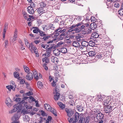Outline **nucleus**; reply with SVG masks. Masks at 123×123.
<instances>
[{"instance_id": "obj_1", "label": "nucleus", "mask_w": 123, "mask_h": 123, "mask_svg": "<svg viewBox=\"0 0 123 123\" xmlns=\"http://www.w3.org/2000/svg\"><path fill=\"white\" fill-rule=\"evenodd\" d=\"M25 43L26 46L29 49L31 53H35L37 55L36 56L38 57V55L37 54L38 50L36 47L32 43H29L27 40L25 41Z\"/></svg>"}, {"instance_id": "obj_2", "label": "nucleus", "mask_w": 123, "mask_h": 123, "mask_svg": "<svg viewBox=\"0 0 123 123\" xmlns=\"http://www.w3.org/2000/svg\"><path fill=\"white\" fill-rule=\"evenodd\" d=\"M114 109L113 107L111 106L110 105L108 106H104V111L105 113H106L109 114L111 113Z\"/></svg>"}, {"instance_id": "obj_3", "label": "nucleus", "mask_w": 123, "mask_h": 123, "mask_svg": "<svg viewBox=\"0 0 123 123\" xmlns=\"http://www.w3.org/2000/svg\"><path fill=\"white\" fill-rule=\"evenodd\" d=\"M66 31V29H64L62 30L61 28L59 27L58 29L56 30L54 33L55 35L58 36L60 34L65 32Z\"/></svg>"}, {"instance_id": "obj_4", "label": "nucleus", "mask_w": 123, "mask_h": 123, "mask_svg": "<svg viewBox=\"0 0 123 123\" xmlns=\"http://www.w3.org/2000/svg\"><path fill=\"white\" fill-rule=\"evenodd\" d=\"M110 100L111 99L108 97L105 98L102 102L103 105L105 106H108L110 103Z\"/></svg>"}, {"instance_id": "obj_5", "label": "nucleus", "mask_w": 123, "mask_h": 123, "mask_svg": "<svg viewBox=\"0 0 123 123\" xmlns=\"http://www.w3.org/2000/svg\"><path fill=\"white\" fill-rule=\"evenodd\" d=\"M79 113L78 112L75 113L72 118L73 121L76 122L79 119Z\"/></svg>"}, {"instance_id": "obj_6", "label": "nucleus", "mask_w": 123, "mask_h": 123, "mask_svg": "<svg viewBox=\"0 0 123 123\" xmlns=\"http://www.w3.org/2000/svg\"><path fill=\"white\" fill-rule=\"evenodd\" d=\"M101 22L99 19H97L95 22L93 24L94 27L95 28L99 27L101 25Z\"/></svg>"}, {"instance_id": "obj_7", "label": "nucleus", "mask_w": 123, "mask_h": 123, "mask_svg": "<svg viewBox=\"0 0 123 123\" xmlns=\"http://www.w3.org/2000/svg\"><path fill=\"white\" fill-rule=\"evenodd\" d=\"M96 116L97 120L100 121L103 119L104 116L102 113L99 112L96 114Z\"/></svg>"}, {"instance_id": "obj_8", "label": "nucleus", "mask_w": 123, "mask_h": 123, "mask_svg": "<svg viewBox=\"0 0 123 123\" xmlns=\"http://www.w3.org/2000/svg\"><path fill=\"white\" fill-rule=\"evenodd\" d=\"M81 24L80 23H78L77 24L75 25H72L69 28V30L68 31V32H72L74 31V29H73L74 28H75L76 26L78 27Z\"/></svg>"}, {"instance_id": "obj_9", "label": "nucleus", "mask_w": 123, "mask_h": 123, "mask_svg": "<svg viewBox=\"0 0 123 123\" xmlns=\"http://www.w3.org/2000/svg\"><path fill=\"white\" fill-rule=\"evenodd\" d=\"M91 49V48L90 50L89 49V48H88L87 47L86 48V50L89 51L88 53L89 55L91 56H95V55H96L95 52L93 51H92Z\"/></svg>"}, {"instance_id": "obj_10", "label": "nucleus", "mask_w": 123, "mask_h": 123, "mask_svg": "<svg viewBox=\"0 0 123 123\" xmlns=\"http://www.w3.org/2000/svg\"><path fill=\"white\" fill-rule=\"evenodd\" d=\"M33 75L31 73H29L28 74L26 77V79L28 80H31L33 78Z\"/></svg>"}, {"instance_id": "obj_11", "label": "nucleus", "mask_w": 123, "mask_h": 123, "mask_svg": "<svg viewBox=\"0 0 123 123\" xmlns=\"http://www.w3.org/2000/svg\"><path fill=\"white\" fill-rule=\"evenodd\" d=\"M13 107L16 110V111L18 110V112L20 111L22 109L21 105L18 104L15 105L13 106Z\"/></svg>"}, {"instance_id": "obj_12", "label": "nucleus", "mask_w": 123, "mask_h": 123, "mask_svg": "<svg viewBox=\"0 0 123 123\" xmlns=\"http://www.w3.org/2000/svg\"><path fill=\"white\" fill-rule=\"evenodd\" d=\"M38 13L40 14H42L43 13H45L46 12V10H44V8H38L37 10Z\"/></svg>"}, {"instance_id": "obj_13", "label": "nucleus", "mask_w": 123, "mask_h": 123, "mask_svg": "<svg viewBox=\"0 0 123 123\" xmlns=\"http://www.w3.org/2000/svg\"><path fill=\"white\" fill-rule=\"evenodd\" d=\"M65 111L68 117H70L73 114V113H72V111L71 109L66 108L65 109Z\"/></svg>"}, {"instance_id": "obj_14", "label": "nucleus", "mask_w": 123, "mask_h": 123, "mask_svg": "<svg viewBox=\"0 0 123 123\" xmlns=\"http://www.w3.org/2000/svg\"><path fill=\"white\" fill-rule=\"evenodd\" d=\"M20 116V115L18 114H15L13 117L12 120V121H17V120L19 118Z\"/></svg>"}, {"instance_id": "obj_15", "label": "nucleus", "mask_w": 123, "mask_h": 123, "mask_svg": "<svg viewBox=\"0 0 123 123\" xmlns=\"http://www.w3.org/2000/svg\"><path fill=\"white\" fill-rule=\"evenodd\" d=\"M28 12L30 14H33L34 12L33 8L31 7L28 6L27 8Z\"/></svg>"}, {"instance_id": "obj_16", "label": "nucleus", "mask_w": 123, "mask_h": 123, "mask_svg": "<svg viewBox=\"0 0 123 123\" xmlns=\"http://www.w3.org/2000/svg\"><path fill=\"white\" fill-rule=\"evenodd\" d=\"M53 53L55 55L58 56L59 55L60 52L57 49H55L53 51Z\"/></svg>"}, {"instance_id": "obj_17", "label": "nucleus", "mask_w": 123, "mask_h": 123, "mask_svg": "<svg viewBox=\"0 0 123 123\" xmlns=\"http://www.w3.org/2000/svg\"><path fill=\"white\" fill-rule=\"evenodd\" d=\"M52 61L55 64L57 63L58 62V59L55 57L52 56L51 57Z\"/></svg>"}, {"instance_id": "obj_18", "label": "nucleus", "mask_w": 123, "mask_h": 123, "mask_svg": "<svg viewBox=\"0 0 123 123\" xmlns=\"http://www.w3.org/2000/svg\"><path fill=\"white\" fill-rule=\"evenodd\" d=\"M48 111H50L52 112L55 116H57L56 114V112L54 108H51V107L49 109V110H48Z\"/></svg>"}, {"instance_id": "obj_19", "label": "nucleus", "mask_w": 123, "mask_h": 123, "mask_svg": "<svg viewBox=\"0 0 123 123\" xmlns=\"http://www.w3.org/2000/svg\"><path fill=\"white\" fill-rule=\"evenodd\" d=\"M84 108L83 106L79 105H77V106L76 109L79 111H82L84 110Z\"/></svg>"}, {"instance_id": "obj_20", "label": "nucleus", "mask_w": 123, "mask_h": 123, "mask_svg": "<svg viewBox=\"0 0 123 123\" xmlns=\"http://www.w3.org/2000/svg\"><path fill=\"white\" fill-rule=\"evenodd\" d=\"M72 44L73 46L75 47H78L80 46L79 43L77 41H74L73 42Z\"/></svg>"}, {"instance_id": "obj_21", "label": "nucleus", "mask_w": 123, "mask_h": 123, "mask_svg": "<svg viewBox=\"0 0 123 123\" xmlns=\"http://www.w3.org/2000/svg\"><path fill=\"white\" fill-rule=\"evenodd\" d=\"M34 76V79L36 80H37L38 79L41 78L42 77V75L40 74H39V76H38V73Z\"/></svg>"}, {"instance_id": "obj_22", "label": "nucleus", "mask_w": 123, "mask_h": 123, "mask_svg": "<svg viewBox=\"0 0 123 123\" xmlns=\"http://www.w3.org/2000/svg\"><path fill=\"white\" fill-rule=\"evenodd\" d=\"M66 35L65 32L62 33L60 35V37L59 39L62 40L65 38L66 37Z\"/></svg>"}, {"instance_id": "obj_23", "label": "nucleus", "mask_w": 123, "mask_h": 123, "mask_svg": "<svg viewBox=\"0 0 123 123\" xmlns=\"http://www.w3.org/2000/svg\"><path fill=\"white\" fill-rule=\"evenodd\" d=\"M79 23H81L80 25H79V26H80V27H79L80 30L81 31H84L85 30V26L83 25L82 22Z\"/></svg>"}, {"instance_id": "obj_24", "label": "nucleus", "mask_w": 123, "mask_h": 123, "mask_svg": "<svg viewBox=\"0 0 123 123\" xmlns=\"http://www.w3.org/2000/svg\"><path fill=\"white\" fill-rule=\"evenodd\" d=\"M55 94L54 96V98L56 100H57L59 98L60 94L59 93H55Z\"/></svg>"}, {"instance_id": "obj_25", "label": "nucleus", "mask_w": 123, "mask_h": 123, "mask_svg": "<svg viewBox=\"0 0 123 123\" xmlns=\"http://www.w3.org/2000/svg\"><path fill=\"white\" fill-rule=\"evenodd\" d=\"M54 48L53 46L51 47H50L47 48L46 49V52L47 53H49V54H51V53L52 51L53 48Z\"/></svg>"}, {"instance_id": "obj_26", "label": "nucleus", "mask_w": 123, "mask_h": 123, "mask_svg": "<svg viewBox=\"0 0 123 123\" xmlns=\"http://www.w3.org/2000/svg\"><path fill=\"white\" fill-rule=\"evenodd\" d=\"M57 104L60 108L62 109H64L65 107V105L60 102H58L57 103Z\"/></svg>"}, {"instance_id": "obj_27", "label": "nucleus", "mask_w": 123, "mask_h": 123, "mask_svg": "<svg viewBox=\"0 0 123 123\" xmlns=\"http://www.w3.org/2000/svg\"><path fill=\"white\" fill-rule=\"evenodd\" d=\"M13 75L15 78L19 79V73L17 72H15L13 73Z\"/></svg>"}, {"instance_id": "obj_28", "label": "nucleus", "mask_w": 123, "mask_h": 123, "mask_svg": "<svg viewBox=\"0 0 123 123\" xmlns=\"http://www.w3.org/2000/svg\"><path fill=\"white\" fill-rule=\"evenodd\" d=\"M97 98L98 100L99 101H101L102 100H103L104 99V98L102 97V96L100 94L97 95Z\"/></svg>"}, {"instance_id": "obj_29", "label": "nucleus", "mask_w": 123, "mask_h": 123, "mask_svg": "<svg viewBox=\"0 0 123 123\" xmlns=\"http://www.w3.org/2000/svg\"><path fill=\"white\" fill-rule=\"evenodd\" d=\"M81 44L82 45V46L83 47H87L88 48V43L86 41H83L81 43Z\"/></svg>"}, {"instance_id": "obj_30", "label": "nucleus", "mask_w": 123, "mask_h": 123, "mask_svg": "<svg viewBox=\"0 0 123 123\" xmlns=\"http://www.w3.org/2000/svg\"><path fill=\"white\" fill-rule=\"evenodd\" d=\"M33 28L34 29L33 30V31L34 33H38V32H39V30H40L37 27H33Z\"/></svg>"}, {"instance_id": "obj_31", "label": "nucleus", "mask_w": 123, "mask_h": 123, "mask_svg": "<svg viewBox=\"0 0 123 123\" xmlns=\"http://www.w3.org/2000/svg\"><path fill=\"white\" fill-rule=\"evenodd\" d=\"M121 9L118 12V14L121 16H123V5H122Z\"/></svg>"}, {"instance_id": "obj_32", "label": "nucleus", "mask_w": 123, "mask_h": 123, "mask_svg": "<svg viewBox=\"0 0 123 123\" xmlns=\"http://www.w3.org/2000/svg\"><path fill=\"white\" fill-rule=\"evenodd\" d=\"M88 44H89V46H91L92 47L95 46V43L94 42L91 41L89 42Z\"/></svg>"}, {"instance_id": "obj_33", "label": "nucleus", "mask_w": 123, "mask_h": 123, "mask_svg": "<svg viewBox=\"0 0 123 123\" xmlns=\"http://www.w3.org/2000/svg\"><path fill=\"white\" fill-rule=\"evenodd\" d=\"M90 119L88 117H85L84 119L83 123H88Z\"/></svg>"}, {"instance_id": "obj_34", "label": "nucleus", "mask_w": 123, "mask_h": 123, "mask_svg": "<svg viewBox=\"0 0 123 123\" xmlns=\"http://www.w3.org/2000/svg\"><path fill=\"white\" fill-rule=\"evenodd\" d=\"M41 8H45L46 6V4L44 2H42L39 3Z\"/></svg>"}, {"instance_id": "obj_35", "label": "nucleus", "mask_w": 123, "mask_h": 123, "mask_svg": "<svg viewBox=\"0 0 123 123\" xmlns=\"http://www.w3.org/2000/svg\"><path fill=\"white\" fill-rule=\"evenodd\" d=\"M44 105L45 109L47 111L49 110V108L51 107L50 105L48 104H45Z\"/></svg>"}, {"instance_id": "obj_36", "label": "nucleus", "mask_w": 123, "mask_h": 123, "mask_svg": "<svg viewBox=\"0 0 123 123\" xmlns=\"http://www.w3.org/2000/svg\"><path fill=\"white\" fill-rule=\"evenodd\" d=\"M23 67L25 72L27 73H28L30 71V70L29 68L25 65H24Z\"/></svg>"}, {"instance_id": "obj_37", "label": "nucleus", "mask_w": 123, "mask_h": 123, "mask_svg": "<svg viewBox=\"0 0 123 123\" xmlns=\"http://www.w3.org/2000/svg\"><path fill=\"white\" fill-rule=\"evenodd\" d=\"M92 36L95 38H98L99 36V35L96 32L93 33L92 34Z\"/></svg>"}, {"instance_id": "obj_38", "label": "nucleus", "mask_w": 123, "mask_h": 123, "mask_svg": "<svg viewBox=\"0 0 123 123\" xmlns=\"http://www.w3.org/2000/svg\"><path fill=\"white\" fill-rule=\"evenodd\" d=\"M27 98L26 97H24L22 99V100L20 101L18 103V104H19V105H21L22 104H23V103H24V105H25V104H26V103H24L25 102V101L24 100H25Z\"/></svg>"}, {"instance_id": "obj_39", "label": "nucleus", "mask_w": 123, "mask_h": 123, "mask_svg": "<svg viewBox=\"0 0 123 123\" xmlns=\"http://www.w3.org/2000/svg\"><path fill=\"white\" fill-rule=\"evenodd\" d=\"M39 34L41 36L44 37L46 35V34L44 33V32L40 30H39Z\"/></svg>"}, {"instance_id": "obj_40", "label": "nucleus", "mask_w": 123, "mask_h": 123, "mask_svg": "<svg viewBox=\"0 0 123 123\" xmlns=\"http://www.w3.org/2000/svg\"><path fill=\"white\" fill-rule=\"evenodd\" d=\"M52 119V117L50 116H49L48 118L46 120V123H49V122H51V120Z\"/></svg>"}, {"instance_id": "obj_41", "label": "nucleus", "mask_w": 123, "mask_h": 123, "mask_svg": "<svg viewBox=\"0 0 123 123\" xmlns=\"http://www.w3.org/2000/svg\"><path fill=\"white\" fill-rule=\"evenodd\" d=\"M59 90L58 86H56L55 88V89L54 90V93H59Z\"/></svg>"}, {"instance_id": "obj_42", "label": "nucleus", "mask_w": 123, "mask_h": 123, "mask_svg": "<svg viewBox=\"0 0 123 123\" xmlns=\"http://www.w3.org/2000/svg\"><path fill=\"white\" fill-rule=\"evenodd\" d=\"M37 84L38 87L40 89L43 86V84H42V83L40 81H38L37 82Z\"/></svg>"}, {"instance_id": "obj_43", "label": "nucleus", "mask_w": 123, "mask_h": 123, "mask_svg": "<svg viewBox=\"0 0 123 123\" xmlns=\"http://www.w3.org/2000/svg\"><path fill=\"white\" fill-rule=\"evenodd\" d=\"M29 119L28 116L26 115L24 117V120L26 122H29Z\"/></svg>"}, {"instance_id": "obj_44", "label": "nucleus", "mask_w": 123, "mask_h": 123, "mask_svg": "<svg viewBox=\"0 0 123 123\" xmlns=\"http://www.w3.org/2000/svg\"><path fill=\"white\" fill-rule=\"evenodd\" d=\"M42 61L43 62H45L46 63H48L49 62V59L45 57V58L43 59Z\"/></svg>"}, {"instance_id": "obj_45", "label": "nucleus", "mask_w": 123, "mask_h": 123, "mask_svg": "<svg viewBox=\"0 0 123 123\" xmlns=\"http://www.w3.org/2000/svg\"><path fill=\"white\" fill-rule=\"evenodd\" d=\"M90 20L92 22L94 23L96 21L97 19H96L94 17H91Z\"/></svg>"}, {"instance_id": "obj_46", "label": "nucleus", "mask_w": 123, "mask_h": 123, "mask_svg": "<svg viewBox=\"0 0 123 123\" xmlns=\"http://www.w3.org/2000/svg\"><path fill=\"white\" fill-rule=\"evenodd\" d=\"M82 38V36L80 35H77L76 37V38L77 39V41H80V38Z\"/></svg>"}, {"instance_id": "obj_47", "label": "nucleus", "mask_w": 123, "mask_h": 123, "mask_svg": "<svg viewBox=\"0 0 123 123\" xmlns=\"http://www.w3.org/2000/svg\"><path fill=\"white\" fill-rule=\"evenodd\" d=\"M61 52L63 53H65L67 52V49L65 48H63L61 49Z\"/></svg>"}, {"instance_id": "obj_48", "label": "nucleus", "mask_w": 123, "mask_h": 123, "mask_svg": "<svg viewBox=\"0 0 123 123\" xmlns=\"http://www.w3.org/2000/svg\"><path fill=\"white\" fill-rule=\"evenodd\" d=\"M93 29H92L91 28H89L86 31V33H87L88 34H90L92 32V30H93Z\"/></svg>"}, {"instance_id": "obj_49", "label": "nucleus", "mask_w": 123, "mask_h": 123, "mask_svg": "<svg viewBox=\"0 0 123 123\" xmlns=\"http://www.w3.org/2000/svg\"><path fill=\"white\" fill-rule=\"evenodd\" d=\"M51 54H49V53H45L43 54V55L45 56V58H48L49 57H50L51 56Z\"/></svg>"}, {"instance_id": "obj_50", "label": "nucleus", "mask_w": 123, "mask_h": 123, "mask_svg": "<svg viewBox=\"0 0 123 123\" xmlns=\"http://www.w3.org/2000/svg\"><path fill=\"white\" fill-rule=\"evenodd\" d=\"M23 16L26 19L28 16L27 13L25 12H24L23 13Z\"/></svg>"}, {"instance_id": "obj_51", "label": "nucleus", "mask_w": 123, "mask_h": 123, "mask_svg": "<svg viewBox=\"0 0 123 123\" xmlns=\"http://www.w3.org/2000/svg\"><path fill=\"white\" fill-rule=\"evenodd\" d=\"M8 23H6L4 25L3 29L4 30H6L8 28Z\"/></svg>"}, {"instance_id": "obj_52", "label": "nucleus", "mask_w": 123, "mask_h": 123, "mask_svg": "<svg viewBox=\"0 0 123 123\" xmlns=\"http://www.w3.org/2000/svg\"><path fill=\"white\" fill-rule=\"evenodd\" d=\"M6 88L9 91H11V89L13 88V86L11 85H8L6 86Z\"/></svg>"}, {"instance_id": "obj_53", "label": "nucleus", "mask_w": 123, "mask_h": 123, "mask_svg": "<svg viewBox=\"0 0 123 123\" xmlns=\"http://www.w3.org/2000/svg\"><path fill=\"white\" fill-rule=\"evenodd\" d=\"M50 37L49 36H44L43 38V40L46 41Z\"/></svg>"}, {"instance_id": "obj_54", "label": "nucleus", "mask_w": 123, "mask_h": 123, "mask_svg": "<svg viewBox=\"0 0 123 123\" xmlns=\"http://www.w3.org/2000/svg\"><path fill=\"white\" fill-rule=\"evenodd\" d=\"M16 110L14 108L13 109H12V110L10 111H9V112L10 114H12L14 112H15L16 111Z\"/></svg>"}, {"instance_id": "obj_55", "label": "nucleus", "mask_w": 123, "mask_h": 123, "mask_svg": "<svg viewBox=\"0 0 123 123\" xmlns=\"http://www.w3.org/2000/svg\"><path fill=\"white\" fill-rule=\"evenodd\" d=\"M74 31H75L76 33L79 32L81 31L79 27H78L77 28H75L74 29Z\"/></svg>"}, {"instance_id": "obj_56", "label": "nucleus", "mask_w": 123, "mask_h": 123, "mask_svg": "<svg viewBox=\"0 0 123 123\" xmlns=\"http://www.w3.org/2000/svg\"><path fill=\"white\" fill-rule=\"evenodd\" d=\"M41 115L42 116H46L47 115V114L45 113V112L43 110H41Z\"/></svg>"}, {"instance_id": "obj_57", "label": "nucleus", "mask_w": 123, "mask_h": 123, "mask_svg": "<svg viewBox=\"0 0 123 123\" xmlns=\"http://www.w3.org/2000/svg\"><path fill=\"white\" fill-rule=\"evenodd\" d=\"M35 5L34 4L33 2H31L30 4V6L29 7H31L33 8L35 7Z\"/></svg>"}, {"instance_id": "obj_58", "label": "nucleus", "mask_w": 123, "mask_h": 123, "mask_svg": "<svg viewBox=\"0 0 123 123\" xmlns=\"http://www.w3.org/2000/svg\"><path fill=\"white\" fill-rule=\"evenodd\" d=\"M49 27H50L51 29L52 30H54L55 28L54 25L52 24H50L49 25Z\"/></svg>"}, {"instance_id": "obj_59", "label": "nucleus", "mask_w": 123, "mask_h": 123, "mask_svg": "<svg viewBox=\"0 0 123 123\" xmlns=\"http://www.w3.org/2000/svg\"><path fill=\"white\" fill-rule=\"evenodd\" d=\"M98 59H100L102 57L101 55L100 54H98L96 55V56Z\"/></svg>"}, {"instance_id": "obj_60", "label": "nucleus", "mask_w": 123, "mask_h": 123, "mask_svg": "<svg viewBox=\"0 0 123 123\" xmlns=\"http://www.w3.org/2000/svg\"><path fill=\"white\" fill-rule=\"evenodd\" d=\"M63 44V43L62 42H61L58 43L57 44V47H60L61 45Z\"/></svg>"}, {"instance_id": "obj_61", "label": "nucleus", "mask_w": 123, "mask_h": 123, "mask_svg": "<svg viewBox=\"0 0 123 123\" xmlns=\"http://www.w3.org/2000/svg\"><path fill=\"white\" fill-rule=\"evenodd\" d=\"M25 80L24 79H23L21 80L20 83L21 84H23L25 83Z\"/></svg>"}, {"instance_id": "obj_62", "label": "nucleus", "mask_w": 123, "mask_h": 123, "mask_svg": "<svg viewBox=\"0 0 123 123\" xmlns=\"http://www.w3.org/2000/svg\"><path fill=\"white\" fill-rule=\"evenodd\" d=\"M119 5L117 3H116L114 4V6L116 8L119 7Z\"/></svg>"}, {"instance_id": "obj_63", "label": "nucleus", "mask_w": 123, "mask_h": 123, "mask_svg": "<svg viewBox=\"0 0 123 123\" xmlns=\"http://www.w3.org/2000/svg\"><path fill=\"white\" fill-rule=\"evenodd\" d=\"M21 98H17L15 100L17 102H19L21 100Z\"/></svg>"}, {"instance_id": "obj_64", "label": "nucleus", "mask_w": 123, "mask_h": 123, "mask_svg": "<svg viewBox=\"0 0 123 123\" xmlns=\"http://www.w3.org/2000/svg\"><path fill=\"white\" fill-rule=\"evenodd\" d=\"M33 73L34 76L38 74L37 72L35 70H34L33 71Z\"/></svg>"}]
</instances>
